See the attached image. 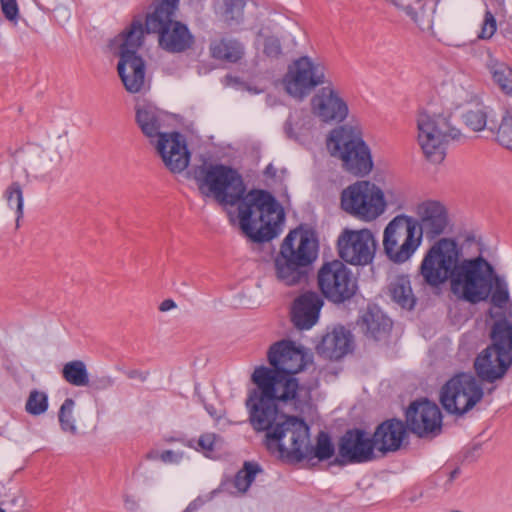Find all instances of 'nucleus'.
Instances as JSON below:
<instances>
[{
    "instance_id": "nucleus-53",
    "label": "nucleus",
    "mask_w": 512,
    "mask_h": 512,
    "mask_svg": "<svg viewBox=\"0 0 512 512\" xmlns=\"http://www.w3.org/2000/svg\"><path fill=\"white\" fill-rule=\"evenodd\" d=\"M127 377L129 379H137L141 382H145L148 378V372L140 370H130L129 372H127Z\"/></svg>"
},
{
    "instance_id": "nucleus-32",
    "label": "nucleus",
    "mask_w": 512,
    "mask_h": 512,
    "mask_svg": "<svg viewBox=\"0 0 512 512\" xmlns=\"http://www.w3.org/2000/svg\"><path fill=\"white\" fill-rule=\"evenodd\" d=\"M485 66L499 89L512 96V68L492 54L488 55Z\"/></svg>"
},
{
    "instance_id": "nucleus-24",
    "label": "nucleus",
    "mask_w": 512,
    "mask_h": 512,
    "mask_svg": "<svg viewBox=\"0 0 512 512\" xmlns=\"http://www.w3.org/2000/svg\"><path fill=\"white\" fill-rule=\"evenodd\" d=\"M324 302L316 292H305L293 301L291 306V321L299 330L312 328L319 319Z\"/></svg>"
},
{
    "instance_id": "nucleus-1",
    "label": "nucleus",
    "mask_w": 512,
    "mask_h": 512,
    "mask_svg": "<svg viewBox=\"0 0 512 512\" xmlns=\"http://www.w3.org/2000/svg\"><path fill=\"white\" fill-rule=\"evenodd\" d=\"M194 179L204 196H213L219 203L238 205L242 232L254 242L273 239L284 221V211L269 193L254 190L245 193L240 175L224 165L203 164L194 170Z\"/></svg>"
},
{
    "instance_id": "nucleus-13",
    "label": "nucleus",
    "mask_w": 512,
    "mask_h": 512,
    "mask_svg": "<svg viewBox=\"0 0 512 512\" xmlns=\"http://www.w3.org/2000/svg\"><path fill=\"white\" fill-rule=\"evenodd\" d=\"M422 243L412 224V215L399 214L385 227L383 249L388 259L401 264L408 261Z\"/></svg>"
},
{
    "instance_id": "nucleus-45",
    "label": "nucleus",
    "mask_w": 512,
    "mask_h": 512,
    "mask_svg": "<svg viewBox=\"0 0 512 512\" xmlns=\"http://www.w3.org/2000/svg\"><path fill=\"white\" fill-rule=\"evenodd\" d=\"M385 195V211L390 206L395 210H403L407 207V199L405 193L398 188H387Z\"/></svg>"
},
{
    "instance_id": "nucleus-25",
    "label": "nucleus",
    "mask_w": 512,
    "mask_h": 512,
    "mask_svg": "<svg viewBox=\"0 0 512 512\" xmlns=\"http://www.w3.org/2000/svg\"><path fill=\"white\" fill-rule=\"evenodd\" d=\"M67 146L66 134L53 136L47 145L30 161V169L36 178H44L61 163V152Z\"/></svg>"
},
{
    "instance_id": "nucleus-4",
    "label": "nucleus",
    "mask_w": 512,
    "mask_h": 512,
    "mask_svg": "<svg viewBox=\"0 0 512 512\" xmlns=\"http://www.w3.org/2000/svg\"><path fill=\"white\" fill-rule=\"evenodd\" d=\"M493 267L483 257L462 255L449 279L450 292L461 301L477 304L488 298L492 290Z\"/></svg>"
},
{
    "instance_id": "nucleus-31",
    "label": "nucleus",
    "mask_w": 512,
    "mask_h": 512,
    "mask_svg": "<svg viewBox=\"0 0 512 512\" xmlns=\"http://www.w3.org/2000/svg\"><path fill=\"white\" fill-rule=\"evenodd\" d=\"M388 293L391 299L404 309L411 310L416 303L410 280L406 275L392 277L388 285Z\"/></svg>"
},
{
    "instance_id": "nucleus-30",
    "label": "nucleus",
    "mask_w": 512,
    "mask_h": 512,
    "mask_svg": "<svg viewBox=\"0 0 512 512\" xmlns=\"http://www.w3.org/2000/svg\"><path fill=\"white\" fill-rule=\"evenodd\" d=\"M276 279L286 285L294 286L306 282V267L279 251L274 259Z\"/></svg>"
},
{
    "instance_id": "nucleus-27",
    "label": "nucleus",
    "mask_w": 512,
    "mask_h": 512,
    "mask_svg": "<svg viewBox=\"0 0 512 512\" xmlns=\"http://www.w3.org/2000/svg\"><path fill=\"white\" fill-rule=\"evenodd\" d=\"M352 345V335L343 327L327 332L316 346L317 354L329 360H338L345 356Z\"/></svg>"
},
{
    "instance_id": "nucleus-36",
    "label": "nucleus",
    "mask_w": 512,
    "mask_h": 512,
    "mask_svg": "<svg viewBox=\"0 0 512 512\" xmlns=\"http://www.w3.org/2000/svg\"><path fill=\"white\" fill-rule=\"evenodd\" d=\"M492 288L493 293L491 296V302L498 308H508V315L512 316V302L508 292V285L506 281L499 275L493 272L492 275Z\"/></svg>"
},
{
    "instance_id": "nucleus-19",
    "label": "nucleus",
    "mask_w": 512,
    "mask_h": 512,
    "mask_svg": "<svg viewBox=\"0 0 512 512\" xmlns=\"http://www.w3.org/2000/svg\"><path fill=\"white\" fill-rule=\"evenodd\" d=\"M310 111L315 118L325 124L341 123L349 113L346 101L329 82L311 97Z\"/></svg>"
},
{
    "instance_id": "nucleus-42",
    "label": "nucleus",
    "mask_w": 512,
    "mask_h": 512,
    "mask_svg": "<svg viewBox=\"0 0 512 512\" xmlns=\"http://www.w3.org/2000/svg\"><path fill=\"white\" fill-rule=\"evenodd\" d=\"M74 407L75 401L71 398H67L61 405L58 414L61 429L72 435L77 433V426L73 416Z\"/></svg>"
},
{
    "instance_id": "nucleus-40",
    "label": "nucleus",
    "mask_w": 512,
    "mask_h": 512,
    "mask_svg": "<svg viewBox=\"0 0 512 512\" xmlns=\"http://www.w3.org/2000/svg\"><path fill=\"white\" fill-rule=\"evenodd\" d=\"M259 472H261V468L257 463L246 462L235 476L234 484L238 491L246 492Z\"/></svg>"
},
{
    "instance_id": "nucleus-58",
    "label": "nucleus",
    "mask_w": 512,
    "mask_h": 512,
    "mask_svg": "<svg viewBox=\"0 0 512 512\" xmlns=\"http://www.w3.org/2000/svg\"><path fill=\"white\" fill-rule=\"evenodd\" d=\"M0 512H5V510H4V509H2V508H0Z\"/></svg>"
},
{
    "instance_id": "nucleus-12",
    "label": "nucleus",
    "mask_w": 512,
    "mask_h": 512,
    "mask_svg": "<svg viewBox=\"0 0 512 512\" xmlns=\"http://www.w3.org/2000/svg\"><path fill=\"white\" fill-rule=\"evenodd\" d=\"M281 83L289 96L302 101L315 88L328 83L326 67L309 56L299 57L289 64Z\"/></svg>"
},
{
    "instance_id": "nucleus-28",
    "label": "nucleus",
    "mask_w": 512,
    "mask_h": 512,
    "mask_svg": "<svg viewBox=\"0 0 512 512\" xmlns=\"http://www.w3.org/2000/svg\"><path fill=\"white\" fill-rule=\"evenodd\" d=\"M406 436V427L399 420H387L373 434L375 447L382 453L397 451Z\"/></svg>"
},
{
    "instance_id": "nucleus-34",
    "label": "nucleus",
    "mask_w": 512,
    "mask_h": 512,
    "mask_svg": "<svg viewBox=\"0 0 512 512\" xmlns=\"http://www.w3.org/2000/svg\"><path fill=\"white\" fill-rule=\"evenodd\" d=\"M314 125V116L311 112L303 109L295 110L286 122L285 132L289 137L299 139L310 134Z\"/></svg>"
},
{
    "instance_id": "nucleus-10",
    "label": "nucleus",
    "mask_w": 512,
    "mask_h": 512,
    "mask_svg": "<svg viewBox=\"0 0 512 512\" xmlns=\"http://www.w3.org/2000/svg\"><path fill=\"white\" fill-rule=\"evenodd\" d=\"M461 135L442 114L421 112L417 117V142L425 158L432 163L442 162L449 140L459 139Z\"/></svg>"
},
{
    "instance_id": "nucleus-6",
    "label": "nucleus",
    "mask_w": 512,
    "mask_h": 512,
    "mask_svg": "<svg viewBox=\"0 0 512 512\" xmlns=\"http://www.w3.org/2000/svg\"><path fill=\"white\" fill-rule=\"evenodd\" d=\"M178 2L179 0H159L154 12L146 17L147 32L157 33L159 46L169 53H183L195 43L188 27L173 20Z\"/></svg>"
},
{
    "instance_id": "nucleus-51",
    "label": "nucleus",
    "mask_w": 512,
    "mask_h": 512,
    "mask_svg": "<svg viewBox=\"0 0 512 512\" xmlns=\"http://www.w3.org/2000/svg\"><path fill=\"white\" fill-rule=\"evenodd\" d=\"M114 385V379L111 376H102L95 379L91 386L96 390L109 389Z\"/></svg>"
},
{
    "instance_id": "nucleus-14",
    "label": "nucleus",
    "mask_w": 512,
    "mask_h": 512,
    "mask_svg": "<svg viewBox=\"0 0 512 512\" xmlns=\"http://www.w3.org/2000/svg\"><path fill=\"white\" fill-rule=\"evenodd\" d=\"M483 388L471 373H458L448 380L440 391V402L450 414L462 416L479 403Z\"/></svg>"
},
{
    "instance_id": "nucleus-16",
    "label": "nucleus",
    "mask_w": 512,
    "mask_h": 512,
    "mask_svg": "<svg viewBox=\"0 0 512 512\" xmlns=\"http://www.w3.org/2000/svg\"><path fill=\"white\" fill-rule=\"evenodd\" d=\"M340 258L351 265L369 264L376 251V240L371 230L344 229L337 241Z\"/></svg>"
},
{
    "instance_id": "nucleus-46",
    "label": "nucleus",
    "mask_w": 512,
    "mask_h": 512,
    "mask_svg": "<svg viewBox=\"0 0 512 512\" xmlns=\"http://www.w3.org/2000/svg\"><path fill=\"white\" fill-rule=\"evenodd\" d=\"M216 440L217 436L214 433H206L201 435L198 439L197 447L195 446V442L193 440L188 441L187 445L189 447L195 448L196 450L207 453L214 450Z\"/></svg>"
},
{
    "instance_id": "nucleus-35",
    "label": "nucleus",
    "mask_w": 512,
    "mask_h": 512,
    "mask_svg": "<svg viewBox=\"0 0 512 512\" xmlns=\"http://www.w3.org/2000/svg\"><path fill=\"white\" fill-rule=\"evenodd\" d=\"M63 378L71 385L84 387L89 385L86 365L81 360L66 363L62 370Z\"/></svg>"
},
{
    "instance_id": "nucleus-48",
    "label": "nucleus",
    "mask_w": 512,
    "mask_h": 512,
    "mask_svg": "<svg viewBox=\"0 0 512 512\" xmlns=\"http://www.w3.org/2000/svg\"><path fill=\"white\" fill-rule=\"evenodd\" d=\"M263 52L270 58H278L282 54L280 40L275 36L266 37Z\"/></svg>"
},
{
    "instance_id": "nucleus-47",
    "label": "nucleus",
    "mask_w": 512,
    "mask_h": 512,
    "mask_svg": "<svg viewBox=\"0 0 512 512\" xmlns=\"http://www.w3.org/2000/svg\"><path fill=\"white\" fill-rule=\"evenodd\" d=\"M497 22L490 10H486L484 14V19L481 25V32L479 34V38L481 39H490L496 32Z\"/></svg>"
},
{
    "instance_id": "nucleus-54",
    "label": "nucleus",
    "mask_w": 512,
    "mask_h": 512,
    "mask_svg": "<svg viewBox=\"0 0 512 512\" xmlns=\"http://www.w3.org/2000/svg\"><path fill=\"white\" fill-rule=\"evenodd\" d=\"M176 308V303L172 299H166L162 301L159 305V310L161 312H167Z\"/></svg>"
},
{
    "instance_id": "nucleus-26",
    "label": "nucleus",
    "mask_w": 512,
    "mask_h": 512,
    "mask_svg": "<svg viewBox=\"0 0 512 512\" xmlns=\"http://www.w3.org/2000/svg\"><path fill=\"white\" fill-rule=\"evenodd\" d=\"M135 112L136 122L142 133L150 139V143H154L161 135L167 134L162 132L168 118L166 112L151 103L137 104Z\"/></svg>"
},
{
    "instance_id": "nucleus-57",
    "label": "nucleus",
    "mask_w": 512,
    "mask_h": 512,
    "mask_svg": "<svg viewBox=\"0 0 512 512\" xmlns=\"http://www.w3.org/2000/svg\"><path fill=\"white\" fill-rule=\"evenodd\" d=\"M246 88H247V90H248V91L253 92V93H255V94H258V93L263 92V89H262V88H259V89H258V88H252V87H250V86H247Z\"/></svg>"
},
{
    "instance_id": "nucleus-8",
    "label": "nucleus",
    "mask_w": 512,
    "mask_h": 512,
    "mask_svg": "<svg viewBox=\"0 0 512 512\" xmlns=\"http://www.w3.org/2000/svg\"><path fill=\"white\" fill-rule=\"evenodd\" d=\"M327 148L331 156L342 161L345 170L356 176H365L373 168L369 147L349 126L333 129L327 139Z\"/></svg>"
},
{
    "instance_id": "nucleus-50",
    "label": "nucleus",
    "mask_w": 512,
    "mask_h": 512,
    "mask_svg": "<svg viewBox=\"0 0 512 512\" xmlns=\"http://www.w3.org/2000/svg\"><path fill=\"white\" fill-rule=\"evenodd\" d=\"M158 458L164 463L177 464L183 458L182 452H176L173 450H166L158 455Z\"/></svg>"
},
{
    "instance_id": "nucleus-49",
    "label": "nucleus",
    "mask_w": 512,
    "mask_h": 512,
    "mask_svg": "<svg viewBox=\"0 0 512 512\" xmlns=\"http://www.w3.org/2000/svg\"><path fill=\"white\" fill-rule=\"evenodd\" d=\"M2 12L7 20L17 23L19 8L16 0H0Z\"/></svg>"
},
{
    "instance_id": "nucleus-41",
    "label": "nucleus",
    "mask_w": 512,
    "mask_h": 512,
    "mask_svg": "<svg viewBox=\"0 0 512 512\" xmlns=\"http://www.w3.org/2000/svg\"><path fill=\"white\" fill-rule=\"evenodd\" d=\"M25 410L32 416H39L48 410V395L39 390H32L25 403Z\"/></svg>"
},
{
    "instance_id": "nucleus-3",
    "label": "nucleus",
    "mask_w": 512,
    "mask_h": 512,
    "mask_svg": "<svg viewBox=\"0 0 512 512\" xmlns=\"http://www.w3.org/2000/svg\"><path fill=\"white\" fill-rule=\"evenodd\" d=\"M143 40V23L140 19H134L128 27L110 42L111 50L120 58L117 71L125 89L129 93H139L146 86L145 62L137 55Z\"/></svg>"
},
{
    "instance_id": "nucleus-11",
    "label": "nucleus",
    "mask_w": 512,
    "mask_h": 512,
    "mask_svg": "<svg viewBox=\"0 0 512 512\" xmlns=\"http://www.w3.org/2000/svg\"><path fill=\"white\" fill-rule=\"evenodd\" d=\"M340 207L359 221L373 222L385 213L384 191L370 181H357L342 190Z\"/></svg>"
},
{
    "instance_id": "nucleus-43",
    "label": "nucleus",
    "mask_w": 512,
    "mask_h": 512,
    "mask_svg": "<svg viewBox=\"0 0 512 512\" xmlns=\"http://www.w3.org/2000/svg\"><path fill=\"white\" fill-rule=\"evenodd\" d=\"M463 121L467 127L475 132L482 131L487 124V111L484 106H477L474 109L467 110L462 115Z\"/></svg>"
},
{
    "instance_id": "nucleus-29",
    "label": "nucleus",
    "mask_w": 512,
    "mask_h": 512,
    "mask_svg": "<svg viewBox=\"0 0 512 512\" xmlns=\"http://www.w3.org/2000/svg\"><path fill=\"white\" fill-rule=\"evenodd\" d=\"M359 326L368 338L381 341L388 337L392 322L378 307H369L361 316Z\"/></svg>"
},
{
    "instance_id": "nucleus-39",
    "label": "nucleus",
    "mask_w": 512,
    "mask_h": 512,
    "mask_svg": "<svg viewBox=\"0 0 512 512\" xmlns=\"http://www.w3.org/2000/svg\"><path fill=\"white\" fill-rule=\"evenodd\" d=\"M335 449L331 442L330 436L325 432H320L317 436V443L314 447L311 444V450L307 453L306 458L315 457L320 461L331 458L334 455Z\"/></svg>"
},
{
    "instance_id": "nucleus-56",
    "label": "nucleus",
    "mask_w": 512,
    "mask_h": 512,
    "mask_svg": "<svg viewBox=\"0 0 512 512\" xmlns=\"http://www.w3.org/2000/svg\"><path fill=\"white\" fill-rule=\"evenodd\" d=\"M201 503H202V502H201V501H199V505H201ZM197 507H198V501H194L193 503H191V504L186 508L185 512H191V511H193V510L197 509Z\"/></svg>"
},
{
    "instance_id": "nucleus-17",
    "label": "nucleus",
    "mask_w": 512,
    "mask_h": 512,
    "mask_svg": "<svg viewBox=\"0 0 512 512\" xmlns=\"http://www.w3.org/2000/svg\"><path fill=\"white\" fill-rule=\"evenodd\" d=\"M412 224L421 240H434L444 234L449 225L446 207L438 200L425 199L413 207Z\"/></svg>"
},
{
    "instance_id": "nucleus-33",
    "label": "nucleus",
    "mask_w": 512,
    "mask_h": 512,
    "mask_svg": "<svg viewBox=\"0 0 512 512\" xmlns=\"http://www.w3.org/2000/svg\"><path fill=\"white\" fill-rule=\"evenodd\" d=\"M210 53L217 60L236 63L244 57L245 47L243 43L236 39L224 38L211 43Z\"/></svg>"
},
{
    "instance_id": "nucleus-5",
    "label": "nucleus",
    "mask_w": 512,
    "mask_h": 512,
    "mask_svg": "<svg viewBox=\"0 0 512 512\" xmlns=\"http://www.w3.org/2000/svg\"><path fill=\"white\" fill-rule=\"evenodd\" d=\"M491 344L474 360V369L481 381L501 380L512 366V322L496 321L490 332Z\"/></svg>"
},
{
    "instance_id": "nucleus-18",
    "label": "nucleus",
    "mask_w": 512,
    "mask_h": 512,
    "mask_svg": "<svg viewBox=\"0 0 512 512\" xmlns=\"http://www.w3.org/2000/svg\"><path fill=\"white\" fill-rule=\"evenodd\" d=\"M268 361L276 373L277 379L298 382L291 375L298 373L305 366L303 348L296 346L294 342L282 340L274 343L268 351Z\"/></svg>"
},
{
    "instance_id": "nucleus-38",
    "label": "nucleus",
    "mask_w": 512,
    "mask_h": 512,
    "mask_svg": "<svg viewBox=\"0 0 512 512\" xmlns=\"http://www.w3.org/2000/svg\"><path fill=\"white\" fill-rule=\"evenodd\" d=\"M3 197L7 201V204L10 208H12L14 205L16 206V222L18 226L19 221L23 217L24 213L23 191L20 183L17 181L12 182L5 189Z\"/></svg>"
},
{
    "instance_id": "nucleus-9",
    "label": "nucleus",
    "mask_w": 512,
    "mask_h": 512,
    "mask_svg": "<svg viewBox=\"0 0 512 512\" xmlns=\"http://www.w3.org/2000/svg\"><path fill=\"white\" fill-rule=\"evenodd\" d=\"M463 252L451 238H441L425 252L418 268L422 284L439 288L449 281Z\"/></svg>"
},
{
    "instance_id": "nucleus-44",
    "label": "nucleus",
    "mask_w": 512,
    "mask_h": 512,
    "mask_svg": "<svg viewBox=\"0 0 512 512\" xmlns=\"http://www.w3.org/2000/svg\"><path fill=\"white\" fill-rule=\"evenodd\" d=\"M498 142L512 151V113H506L497 132Z\"/></svg>"
},
{
    "instance_id": "nucleus-37",
    "label": "nucleus",
    "mask_w": 512,
    "mask_h": 512,
    "mask_svg": "<svg viewBox=\"0 0 512 512\" xmlns=\"http://www.w3.org/2000/svg\"><path fill=\"white\" fill-rule=\"evenodd\" d=\"M245 0H223L222 17L229 26L239 25L244 18Z\"/></svg>"
},
{
    "instance_id": "nucleus-55",
    "label": "nucleus",
    "mask_w": 512,
    "mask_h": 512,
    "mask_svg": "<svg viewBox=\"0 0 512 512\" xmlns=\"http://www.w3.org/2000/svg\"><path fill=\"white\" fill-rule=\"evenodd\" d=\"M265 174L268 176H275L276 175V169L270 164L265 169Z\"/></svg>"
},
{
    "instance_id": "nucleus-15",
    "label": "nucleus",
    "mask_w": 512,
    "mask_h": 512,
    "mask_svg": "<svg viewBox=\"0 0 512 512\" xmlns=\"http://www.w3.org/2000/svg\"><path fill=\"white\" fill-rule=\"evenodd\" d=\"M317 278L322 294L336 304L350 300L358 290L356 277L339 260L323 264Z\"/></svg>"
},
{
    "instance_id": "nucleus-22",
    "label": "nucleus",
    "mask_w": 512,
    "mask_h": 512,
    "mask_svg": "<svg viewBox=\"0 0 512 512\" xmlns=\"http://www.w3.org/2000/svg\"><path fill=\"white\" fill-rule=\"evenodd\" d=\"M373 437L359 429L348 430L340 440L339 455L340 464L364 463L375 458Z\"/></svg>"
},
{
    "instance_id": "nucleus-52",
    "label": "nucleus",
    "mask_w": 512,
    "mask_h": 512,
    "mask_svg": "<svg viewBox=\"0 0 512 512\" xmlns=\"http://www.w3.org/2000/svg\"><path fill=\"white\" fill-rule=\"evenodd\" d=\"M124 506L130 512H136L139 509V503L132 495H124Z\"/></svg>"
},
{
    "instance_id": "nucleus-20",
    "label": "nucleus",
    "mask_w": 512,
    "mask_h": 512,
    "mask_svg": "<svg viewBox=\"0 0 512 512\" xmlns=\"http://www.w3.org/2000/svg\"><path fill=\"white\" fill-rule=\"evenodd\" d=\"M407 428L421 438H432L441 433L442 414L439 407L428 400L412 402L406 411Z\"/></svg>"
},
{
    "instance_id": "nucleus-2",
    "label": "nucleus",
    "mask_w": 512,
    "mask_h": 512,
    "mask_svg": "<svg viewBox=\"0 0 512 512\" xmlns=\"http://www.w3.org/2000/svg\"><path fill=\"white\" fill-rule=\"evenodd\" d=\"M256 384L246 400L249 420L256 431L273 430L287 415L280 413L276 402L291 403L298 408L300 389L297 383L277 379L276 373L268 367H258L252 374Z\"/></svg>"
},
{
    "instance_id": "nucleus-7",
    "label": "nucleus",
    "mask_w": 512,
    "mask_h": 512,
    "mask_svg": "<svg viewBox=\"0 0 512 512\" xmlns=\"http://www.w3.org/2000/svg\"><path fill=\"white\" fill-rule=\"evenodd\" d=\"M267 449L280 458L301 461L311 450L309 427L304 420L286 416L265 435Z\"/></svg>"
},
{
    "instance_id": "nucleus-21",
    "label": "nucleus",
    "mask_w": 512,
    "mask_h": 512,
    "mask_svg": "<svg viewBox=\"0 0 512 512\" xmlns=\"http://www.w3.org/2000/svg\"><path fill=\"white\" fill-rule=\"evenodd\" d=\"M154 145L165 167L171 173H181L190 162V153L183 136L177 132L163 134L156 139Z\"/></svg>"
},
{
    "instance_id": "nucleus-23",
    "label": "nucleus",
    "mask_w": 512,
    "mask_h": 512,
    "mask_svg": "<svg viewBox=\"0 0 512 512\" xmlns=\"http://www.w3.org/2000/svg\"><path fill=\"white\" fill-rule=\"evenodd\" d=\"M280 252L307 268L317 258L318 240L309 230L295 229L283 240Z\"/></svg>"
}]
</instances>
